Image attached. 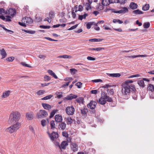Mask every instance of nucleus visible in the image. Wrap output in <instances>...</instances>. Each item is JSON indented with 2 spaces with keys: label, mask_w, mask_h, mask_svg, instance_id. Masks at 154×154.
<instances>
[{
  "label": "nucleus",
  "mask_w": 154,
  "mask_h": 154,
  "mask_svg": "<svg viewBox=\"0 0 154 154\" xmlns=\"http://www.w3.org/2000/svg\"><path fill=\"white\" fill-rule=\"evenodd\" d=\"M122 93L125 95L130 94L131 90L135 93L136 92V90L134 85H127L125 84H122Z\"/></svg>",
  "instance_id": "nucleus-1"
},
{
  "label": "nucleus",
  "mask_w": 154,
  "mask_h": 154,
  "mask_svg": "<svg viewBox=\"0 0 154 154\" xmlns=\"http://www.w3.org/2000/svg\"><path fill=\"white\" fill-rule=\"evenodd\" d=\"M20 115L17 111L13 112L10 114L8 122L9 124L14 123L18 122L20 119Z\"/></svg>",
  "instance_id": "nucleus-2"
},
{
  "label": "nucleus",
  "mask_w": 154,
  "mask_h": 154,
  "mask_svg": "<svg viewBox=\"0 0 154 154\" xmlns=\"http://www.w3.org/2000/svg\"><path fill=\"white\" fill-rule=\"evenodd\" d=\"M20 125L21 124L20 123L17 122L15 124L7 128L6 130L9 133H12L16 131L19 128Z\"/></svg>",
  "instance_id": "nucleus-3"
},
{
  "label": "nucleus",
  "mask_w": 154,
  "mask_h": 154,
  "mask_svg": "<svg viewBox=\"0 0 154 154\" xmlns=\"http://www.w3.org/2000/svg\"><path fill=\"white\" fill-rule=\"evenodd\" d=\"M112 100V98L110 97H101L97 101L98 103L103 105L106 104V101L110 102Z\"/></svg>",
  "instance_id": "nucleus-4"
},
{
  "label": "nucleus",
  "mask_w": 154,
  "mask_h": 154,
  "mask_svg": "<svg viewBox=\"0 0 154 154\" xmlns=\"http://www.w3.org/2000/svg\"><path fill=\"white\" fill-rule=\"evenodd\" d=\"M48 115V112L45 110H41L36 114V116L38 118H42L46 117Z\"/></svg>",
  "instance_id": "nucleus-5"
},
{
  "label": "nucleus",
  "mask_w": 154,
  "mask_h": 154,
  "mask_svg": "<svg viewBox=\"0 0 154 154\" xmlns=\"http://www.w3.org/2000/svg\"><path fill=\"white\" fill-rule=\"evenodd\" d=\"M75 109L73 106H68L66 109V112L67 114L72 115L74 113Z\"/></svg>",
  "instance_id": "nucleus-6"
},
{
  "label": "nucleus",
  "mask_w": 154,
  "mask_h": 154,
  "mask_svg": "<svg viewBox=\"0 0 154 154\" xmlns=\"http://www.w3.org/2000/svg\"><path fill=\"white\" fill-rule=\"evenodd\" d=\"M144 81H146L149 82L150 80L146 78H143L142 79L138 80L137 81L138 84L141 87L144 88L145 86V85L144 82Z\"/></svg>",
  "instance_id": "nucleus-7"
},
{
  "label": "nucleus",
  "mask_w": 154,
  "mask_h": 154,
  "mask_svg": "<svg viewBox=\"0 0 154 154\" xmlns=\"http://www.w3.org/2000/svg\"><path fill=\"white\" fill-rule=\"evenodd\" d=\"M23 21L26 23V25L29 26L33 23V20L30 17H26L23 19Z\"/></svg>",
  "instance_id": "nucleus-8"
},
{
  "label": "nucleus",
  "mask_w": 154,
  "mask_h": 154,
  "mask_svg": "<svg viewBox=\"0 0 154 154\" xmlns=\"http://www.w3.org/2000/svg\"><path fill=\"white\" fill-rule=\"evenodd\" d=\"M16 11L14 9L10 8L8 11H5V13L4 14H8L12 17H13L16 14Z\"/></svg>",
  "instance_id": "nucleus-9"
},
{
  "label": "nucleus",
  "mask_w": 154,
  "mask_h": 154,
  "mask_svg": "<svg viewBox=\"0 0 154 154\" xmlns=\"http://www.w3.org/2000/svg\"><path fill=\"white\" fill-rule=\"evenodd\" d=\"M68 145V142L66 141H63L62 142L61 145H58V146L60 150L62 151V149H65L66 147Z\"/></svg>",
  "instance_id": "nucleus-10"
},
{
  "label": "nucleus",
  "mask_w": 154,
  "mask_h": 154,
  "mask_svg": "<svg viewBox=\"0 0 154 154\" xmlns=\"http://www.w3.org/2000/svg\"><path fill=\"white\" fill-rule=\"evenodd\" d=\"M97 103L96 101L91 100L90 103L88 104V107L91 109H93L95 107Z\"/></svg>",
  "instance_id": "nucleus-11"
},
{
  "label": "nucleus",
  "mask_w": 154,
  "mask_h": 154,
  "mask_svg": "<svg viewBox=\"0 0 154 154\" xmlns=\"http://www.w3.org/2000/svg\"><path fill=\"white\" fill-rule=\"evenodd\" d=\"M49 137L51 139L54 141L55 138H57L58 137V134L54 132H53L51 134L48 133Z\"/></svg>",
  "instance_id": "nucleus-12"
},
{
  "label": "nucleus",
  "mask_w": 154,
  "mask_h": 154,
  "mask_svg": "<svg viewBox=\"0 0 154 154\" xmlns=\"http://www.w3.org/2000/svg\"><path fill=\"white\" fill-rule=\"evenodd\" d=\"M128 11V9L127 7H124L122 8V9L119 11H116L114 12L116 13L125 14Z\"/></svg>",
  "instance_id": "nucleus-13"
},
{
  "label": "nucleus",
  "mask_w": 154,
  "mask_h": 154,
  "mask_svg": "<svg viewBox=\"0 0 154 154\" xmlns=\"http://www.w3.org/2000/svg\"><path fill=\"white\" fill-rule=\"evenodd\" d=\"M54 119L56 122L59 123L61 122L63 119L62 116L59 114L56 115L54 117Z\"/></svg>",
  "instance_id": "nucleus-14"
},
{
  "label": "nucleus",
  "mask_w": 154,
  "mask_h": 154,
  "mask_svg": "<svg viewBox=\"0 0 154 154\" xmlns=\"http://www.w3.org/2000/svg\"><path fill=\"white\" fill-rule=\"evenodd\" d=\"M59 128L61 129L62 130H64L66 126V124L65 122H60L59 124Z\"/></svg>",
  "instance_id": "nucleus-15"
},
{
  "label": "nucleus",
  "mask_w": 154,
  "mask_h": 154,
  "mask_svg": "<svg viewBox=\"0 0 154 154\" xmlns=\"http://www.w3.org/2000/svg\"><path fill=\"white\" fill-rule=\"evenodd\" d=\"M71 147L72 151L74 152L77 151L78 150V145L75 143H72Z\"/></svg>",
  "instance_id": "nucleus-16"
},
{
  "label": "nucleus",
  "mask_w": 154,
  "mask_h": 154,
  "mask_svg": "<svg viewBox=\"0 0 154 154\" xmlns=\"http://www.w3.org/2000/svg\"><path fill=\"white\" fill-rule=\"evenodd\" d=\"M130 8L132 9H135L137 8V5L133 2H131L130 3L129 5Z\"/></svg>",
  "instance_id": "nucleus-17"
},
{
  "label": "nucleus",
  "mask_w": 154,
  "mask_h": 154,
  "mask_svg": "<svg viewBox=\"0 0 154 154\" xmlns=\"http://www.w3.org/2000/svg\"><path fill=\"white\" fill-rule=\"evenodd\" d=\"M0 54L2 56V58H4L7 56V54L4 48L0 50Z\"/></svg>",
  "instance_id": "nucleus-18"
},
{
  "label": "nucleus",
  "mask_w": 154,
  "mask_h": 154,
  "mask_svg": "<svg viewBox=\"0 0 154 154\" xmlns=\"http://www.w3.org/2000/svg\"><path fill=\"white\" fill-rule=\"evenodd\" d=\"M26 118L29 119L31 120L33 119V116L32 112H27L26 114Z\"/></svg>",
  "instance_id": "nucleus-19"
},
{
  "label": "nucleus",
  "mask_w": 154,
  "mask_h": 154,
  "mask_svg": "<svg viewBox=\"0 0 154 154\" xmlns=\"http://www.w3.org/2000/svg\"><path fill=\"white\" fill-rule=\"evenodd\" d=\"M42 105L44 109L49 110L51 108V105L46 103H42Z\"/></svg>",
  "instance_id": "nucleus-20"
},
{
  "label": "nucleus",
  "mask_w": 154,
  "mask_h": 154,
  "mask_svg": "<svg viewBox=\"0 0 154 154\" xmlns=\"http://www.w3.org/2000/svg\"><path fill=\"white\" fill-rule=\"evenodd\" d=\"M148 89L152 92L154 91V85L151 84H149L148 86Z\"/></svg>",
  "instance_id": "nucleus-21"
},
{
  "label": "nucleus",
  "mask_w": 154,
  "mask_h": 154,
  "mask_svg": "<svg viewBox=\"0 0 154 154\" xmlns=\"http://www.w3.org/2000/svg\"><path fill=\"white\" fill-rule=\"evenodd\" d=\"M148 56V55H146V54H144V55H133V56H129L128 57L129 58H135L137 57H146Z\"/></svg>",
  "instance_id": "nucleus-22"
},
{
  "label": "nucleus",
  "mask_w": 154,
  "mask_h": 154,
  "mask_svg": "<svg viewBox=\"0 0 154 154\" xmlns=\"http://www.w3.org/2000/svg\"><path fill=\"white\" fill-rule=\"evenodd\" d=\"M110 0H102V4L103 6H107L110 4Z\"/></svg>",
  "instance_id": "nucleus-23"
},
{
  "label": "nucleus",
  "mask_w": 154,
  "mask_h": 154,
  "mask_svg": "<svg viewBox=\"0 0 154 154\" xmlns=\"http://www.w3.org/2000/svg\"><path fill=\"white\" fill-rule=\"evenodd\" d=\"M48 72L50 75L52 76L54 78L56 79H57V77L55 74L52 71V70H49L48 71Z\"/></svg>",
  "instance_id": "nucleus-24"
},
{
  "label": "nucleus",
  "mask_w": 154,
  "mask_h": 154,
  "mask_svg": "<svg viewBox=\"0 0 154 154\" xmlns=\"http://www.w3.org/2000/svg\"><path fill=\"white\" fill-rule=\"evenodd\" d=\"M95 25V23L94 22H89L86 24V27L88 29H90L91 26L92 25Z\"/></svg>",
  "instance_id": "nucleus-25"
},
{
  "label": "nucleus",
  "mask_w": 154,
  "mask_h": 154,
  "mask_svg": "<svg viewBox=\"0 0 154 154\" xmlns=\"http://www.w3.org/2000/svg\"><path fill=\"white\" fill-rule=\"evenodd\" d=\"M132 13H133L136 14H143V12L139 9L134 10L133 11Z\"/></svg>",
  "instance_id": "nucleus-26"
},
{
  "label": "nucleus",
  "mask_w": 154,
  "mask_h": 154,
  "mask_svg": "<svg viewBox=\"0 0 154 154\" xmlns=\"http://www.w3.org/2000/svg\"><path fill=\"white\" fill-rule=\"evenodd\" d=\"M77 102L79 103H83L84 102V98L82 97H80L76 100Z\"/></svg>",
  "instance_id": "nucleus-27"
},
{
  "label": "nucleus",
  "mask_w": 154,
  "mask_h": 154,
  "mask_svg": "<svg viewBox=\"0 0 154 154\" xmlns=\"http://www.w3.org/2000/svg\"><path fill=\"white\" fill-rule=\"evenodd\" d=\"M12 92V91L10 90H8L4 92L3 94V95L2 96H7L10 95V94Z\"/></svg>",
  "instance_id": "nucleus-28"
},
{
  "label": "nucleus",
  "mask_w": 154,
  "mask_h": 154,
  "mask_svg": "<svg viewBox=\"0 0 154 154\" xmlns=\"http://www.w3.org/2000/svg\"><path fill=\"white\" fill-rule=\"evenodd\" d=\"M108 75L110 77H120L121 74L120 73H111L109 74Z\"/></svg>",
  "instance_id": "nucleus-29"
},
{
  "label": "nucleus",
  "mask_w": 154,
  "mask_h": 154,
  "mask_svg": "<svg viewBox=\"0 0 154 154\" xmlns=\"http://www.w3.org/2000/svg\"><path fill=\"white\" fill-rule=\"evenodd\" d=\"M88 16L87 14H85L83 15H79V19L80 20H82L83 19H85L86 17Z\"/></svg>",
  "instance_id": "nucleus-30"
},
{
  "label": "nucleus",
  "mask_w": 154,
  "mask_h": 154,
  "mask_svg": "<svg viewBox=\"0 0 154 154\" xmlns=\"http://www.w3.org/2000/svg\"><path fill=\"white\" fill-rule=\"evenodd\" d=\"M149 4H146L143 6L142 10L143 11H147L149 10Z\"/></svg>",
  "instance_id": "nucleus-31"
},
{
  "label": "nucleus",
  "mask_w": 154,
  "mask_h": 154,
  "mask_svg": "<svg viewBox=\"0 0 154 154\" xmlns=\"http://www.w3.org/2000/svg\"><path fill=\"white\" fill-rule=\"evenodd\" d=\"M104 48H89V50H93V51H100L104 49Z\"/></svg>",
  "instance_id": "nucleus-32"
},
{
  "label": "nucleus",
  "mask_w": 154,
  "mask_h": 154,
  "mask_svg": "<svg viewBox=\"0 0 154 154\" xmlns=\"http://www.w3.org/2000/svg\"><path fill=\"white\" fill-rule=\"evenodd\" d=\"M58 111V110L56 109V110H52V111L50 113V116L49 117L50 118H52L53 117L55 113Z\"/></svg>",
  "instance_id": "nucleus-33"
},
{
  "label": "nucleus",
  "mask_w": 154,
  "mask_h": 154,
  "mask_svg": "<svg viewBox=\"0 0 154 154\" xmlns=\"http://www.w3.org/2000/svg\"><path fill=\"white\" fill-rule=\"evenodd\" d=\"M113 22L114 23H118L119 24H122L123 23V21L119 19H114L113 20Z\"/></svg>",
  "instance_id": "nucleus-34"
},
{
  "label": "nucleus",
  "mask_w": 154,
  "mask_h": 154,
  "mask_svg": "<svg viewBox=\"0 0 154 154\" xmlns=\"http://www.w3.org/2000/svg\"><path fill=\"white\" fill-rule=\"evenodd\" d=\"M23 31L26 32L28 33L31 34H34L35 32V31L33 30H28L26 29H24L23 30Z\"/></svg>",
  "instance_id": "nucleus-35"
},
{
  "label": "nucleus",
  "mask_w": 154,
  "mask_h": 154,
  "mask_svg": "<svg viewBox=\"0 0 154 154\" xmlns=\"http://www.w3.org/2000/svg\"><path fill=\"white\" fill-rule=\"evenodd\" d=\"M50 125L51 129H54L55 128V124L54 123V121L52 120L51 122Z\"/></svg>",
  "instance_id": "nucleus-36"
},
{
  "label": "nucleus",
  "mask_w": 154,
  "mask_h": 154,
  "mask_svg": "<svg viewBox=\"0 0 154 154\" xmlns=\"http://www.w3.org/2000/svg\"><path fill=\"white\" fill-rule=\"evenodd\" d=\"M20 64L24 67L29 68L32 67L30 66L26 63L25 62H22L20 63Z\"/></svg>",
  "instance_id": "nucleus-37"
},
{
  "label": "nucleus",
  "mask_w": 154,
  "mask_h": 154,
  "mask_svg": "<svg viewBox=\"0 0 154 154\" xmlns=\"http://www.w3.org/2000/svg\"><path fill=\"white\" fill-rule=\"evenodd\" d=\"M150 23L149 22H147L144 23L143 25V27L145 28H148L150 26Z\"/></svg>",
  "instance_id": "nucleus-38"
},
{
  "label": "nucleus",
  "mask_w": 154,
  "mask_h": 154,
  "mask_svg": "<svg viewBox=\"0 0 154 154\" xmlns=\"http://www.w3.org/2000/svg\"><path fill=\"white\" fill-rule=\"evenodd\" d=\"M45 92L44 90H41L38 91L36 92V94L38 95H41Z\"/></svg>",
  "instance_id": "nucleus-39"
},
{
  "label": "nucleus",
  "mask_w": 154,
  "mask_h": 154,
  "mask_svg": "<svg viewBox=\"0 0 154 154\" xmlns=\"http://www.w3.org/2000/svg\"><path fill=\"white\" fill-rule=\"evenodd\" d=\"M87 112L88 111L87 109L84 108L83 109H81V113L83 115L86 114Z\"/></svg>",
  "instance_id": "nucleus-40"
},
{
  "label": "nucleus",
  "mask_w": 154,
  "mask_h": 154,
  "mask_svg": "<svg viewBox=\"0 0 154 154\" xmlns=\"http://www.w3.org/2000/svg\"><path fill=\"white\" fill-rule=\"evenodd\" d=\"M67 122H68L69 124H71L72 122V119L71 117L67 118L66 120Z\"/></svg>",
  "instance_id": "nucleus-41"
},
{
  "label": "nucleus",
  "mask_w": 154,
  "mask_h": 154,
  "mask_svg": "<svg viewBox=\"0 0 154 154\" xmlns=\"http://www.w3.org/2000/svg\"><path fill=\"white\" fill-rule=\"evenodd\" d=\"M104 8L103 5L101 4H99L98 6L97 9L98 10H102Z\"/></svg>",
  "instance_id": "nucleus-42"
},
{
  "label": "nucleus",
  "mask_w": 154,
  "mask_h": 154,
  "mask_svg": "<svg viewBox=\"0 0 154 154\" xmlns=\"http://www.w3.org/2000/svg\"><path fill=\"white\" fill-rule=\"evenodd\" d=\"M90 4L89 2L88 3H86L85 4V8L87 10H88L89 9H90L91 8V6H90Z\"/></svg>",
  "instance_id": "nucleus-43"
},
{
  "label": "nucleus",
  "mask_w": 154,
  "mask_h": 154,
  "mask_svg": "<svg viewBox=\"0 0 154 154\" xmlns=\"http://www.w3.org/2000/svg\"><path fill=\"white\" fill-rule=\"evenodd\" d=\"M44 81H48L51 80V77L49 76L45 75L44 77Z\"/></svg>",
  "instance_id": "nucleus-44"
},
{
  "label": "nucleus",
  "mask_w": 154,
  "mask_h": 154,
  "mask_svg": "<svg viewBox=\"0 0 154 154\" xmlns=\"http://www.w3.org/2000/svg\"><path fill=\"white\" fill-rule=\"evenodd\" d=\"M133 82V81L131 80H127L123 84H125L127 85H132V84H129L130 83H132Z\"/></svg>",
  "instance_id": "nucleus-45"
},
{
  "label": "nucleus",
  "mask_w": 154,
  "mask_h": 154,
  "mask_svg": "<svg viewBox=\"0 0 154 154\" xmlns=\"http://www.w3.org/2000/svg\"><path fill=\"white\" fill-rule=\"evenodd\" d=\"M71 73L72 74H74L77 72V70L75 69L72 68L70 69Z\"/></svg>",
  "instance_id": "nucleus-46"
},
{
  "label": "nucleus",
  "mask_w": 154,
  "mask_h": 154,
  "mask_svg": "<svg viewBox=\"0 0 154 154\" xmlns=\"http://www.w3.org/2000/svg\"><path fill=\"white\" fill-rule=\"evenodd\" d=\"M14 59V57H9L7 58L6 60L7 61L9 62H12Z\"/></svg>",
  "instance_id": "nucleus-47"
},
{
  "label": "nucleus",
  "mask_w": 154,
  "mask_h": 154,
  "mask_svg": "<svg viewBox=\"0 0 154 154\" xmlns=\"http://www.w3.org/2000/svg\"><path fill=\"white\" fill-rule=\"evenodd\" d=\"M82 84L81 82H79L75 84V85L78 88H80L82 87Z\"/></svg>",
  "instance_id": "nucleus-48"
},
{
  "label": "nucleus",
  "mask_w": 154,
  "mask_h": 154,
  "mask_svg": "<svg viewBox=\"0 0 154 154\" xmlns=\"http://www.w3.org/2000/svg\"><path fill=\"white\" fill-rule=\"evenodd\" d=\"M77 97H66L64 99V100H71L73 98H75Z\"/></svg>",
  "instance_id": "nucleus-49"
},
{
  "label": "nucleus",
  "mask_w": 154,
  "mask_h": 154,
  "mask_svg": "<svg viewBox=\"0 0 154 154\" xmlns=\"http://www.w3.org/2000/svg\"><path fill=\"white\" fill-rule=\"evenodd\" d=\"M49 16L50 19L52 18L54 16V12L53 11L50 12L49 14Z\"/></svg>",
  "instance_id": "nucleus-50"
},
{
  "label": "nucleus",
  "mask_w": 154,
  "mask_h": 154,
  "mask_svg": "<svg viewBox=\"0 0 154 154\" xmlns=\"http://www.w3.org/2000/svg\"><path fill=\"white\" fill-rule=\"evenodd\" d=\"M78 24H77L74 26H72L70 28L68 29V30H72L74 29H75L77 27V26H78Z\"/></svg>",
  "instance_id": "nucleus-51"
},
{
  "label": "nucleus",
  "mask_w": 154,
  "mask_h": 154,
  "mask_svg": "<svg viewBox=\"0 0 154 154\" xmlns=\"http://www.w3.org/2000/svg\"><path fill=\"white\" fill-rule=\"evenodd\" d=\"M11 17L10 16H6V18H5V20L6 21H11Z\"/></svg>",
  "instance_id": "nucleus-52"
},
{
  "label": "nucleus",
  "mask_w": 154,
  "mask_h": 154,
  "mask_svg": "<svg viewBox=\"0 0 154 154\" xmlns=\"http://www.w3.org/2000/svg\"><path fill=\"white\" fill-rule=\"evenodd\" d=\"M57 96H62L63 92H57L56 93Z\"/></svg>",
  "instance_id": "nucleus-53"
},
{
  "label": "nucleus",
  "mask_w": 154,
  "mask_h": 154,
  "mask_svg": "<svg viewBox=\"0 0 154 154\" xmlns=\"http://www.w3.org/2000/svg\"><path fill=\"white\" fill-rule=\"evenodd\" d=\"M41 124L44 127L46 125V121L44 119H43L41 121Z\"/></svg>",
  "instance_id": "nucleus-54"
},
{
  "label": "nucleus",
  "mask_w": 154,
  "mask_h": 154,
  "mask_svg": "<svg viewBox=\"0 0 154 154\" xmlns=\"http://www.w3.org/2000/svg\"><path fill=\"white\" fill-rule=\"evenodd\" d=\"M40 27L43 29H49L50 28V26L41 25L40 26Z\"/></svg>",
  "instance_id": "nucleus-55"
},
{
  "label": "nucleus",
  "mask_w": 154,
  "mask_h": 154,
  "mask_svg": "<svg viewBox=\"0 0 154 154\" xmlns=\"http://www.w3.org/2000/svg\"><path fill=\"white\" fill-rule=\"evenodd\" d=\"M91 93L92 94H96L98 93V92H98L97 90H91L90 91Z\"/></svg>",
  "instance_id": "nucleus-56"
},
{
  "label": "nucleus",
  "mask_w": 154,
  "mask_h": 154,
  "mask_svg": "<svg viewBox=\"0 0 154 154\" xmlns=\"http://www.w3.org/2000/svg\"><path fill=\"white\" fill-rule=\"evenodd\" d=\"M88 60H95V58L90 56H88L87 57Z\"/></svg>",
  "instance_id": "nucleus-57"
},
{
  "label": "nucleus",
  "mask_w": 154,
  "mask_h": 154,
  "mask_svg": "<svg viewBox=\"0 0 154 154\" xmlns=\"http://www.w3.org/2000/svg\"><path fill=\"white\" fill-rule=\"evenodd\" d=\"M70 57V56L66 55H63L62 56H60L59 57L60 58H67Z\"/></svg>",
  "instance_id": "nucleus-58"
},
{
  "label": "nucleus",
  "mask_w": 154,
  "mask_h": 154,
  "mask_svg": "<svg viewBox=\"0 0 154 154\" xmlns=\"http://www.w3.org/2000/svg\"><path fill=\"white\" fill-rule=\"evenodd\" d=\"M62 135L63 137H67L68 136V134L66 131H63L62 132Z\"/></svg>",
  "instance_id": "nucleus-59"
},
{
  "label": "nucleus",
  "mask_w": 154,
  "mask_h": 154,
  "mask_svg": "<svg viewBox=\"0 0 154 154\" xmlns=\"http://www.w3.org/2000/svg\"><path fill=\"white\" fill-rule=\"evenodd\" d=\"M110 3H119V0H110Z\"/></svg>",
  "instance_id": "nucleus-60"
},
{
  "label": "nucleus",
  "mask_w": 154,
  "mask_h": 154,
  "mask_svg": "<svg viewBox=\"0 0 154 154\" xmlns=\"http://www.w3.org/2000/svg\"><path fill=\"white\" fill-rule=\"evenodd\" d=\"M140 76V75L139 74H136L135 75H133L130 76V77H129L128 78H132L133 77H138Z\"/></svg>",
  "instance_id": "nucleus-61"
},
{
  "label": "nucleus",
  "mask_w": 154,
  "mask_h": 154,
  "mask_svg": "<svg viewBox=\"0 0 154 154\" xmlns=\"http://www.w3.org/2000/svg\"><path fill=\"white\" fill-rule=\"evenodd\" d=\"M119 3L121 4H124L126 2L127 0H118Z\"/></svg>",
  "instance_id": "nucleus-62"
},
{
  "label": "nucleus",
  "mask_w": 154,
  "mask_h": 154,
  "mask_svg": "<svg viewBox=\"0 0 154 154\" xmlns=\"http://www.w3.org/2000/svg\"><path fill=\"white\" fill-rule=\"evenodd\" d=\"M94 25L95 26V27L94 28V29L97 31L99 30L100 28L99 27L97 26V23H95V25Z\"/></svg>",
  "instance_id": "nucleus-63"
},
{
  "label": "nucleus",
  "mask_w": 154,
  "mask_h": 154,
  "mask_svg": "<svg viewBox=\"0 0 154 154\" xmlns=\"http://www.w3.org/2000/svg\"><path fill=\"white\" fill-rule=\"evenodd\" d=\"M5 13V10L3 8H0V14H2Z\"/></svg>",
  "instance_id": "nucleus-64"
}]
</instances>
